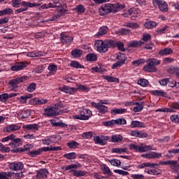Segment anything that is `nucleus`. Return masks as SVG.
I'll return each instance as SVG.
<instances>
[{"label":"nucleus","mask_w":179,"mask_h":179,"mask_svg":"<svg viewBox=\"0 0 179 179\" xmlns=\"http://www.w3.org/2000/svg\"><path fill=\"white\" fill-rule=\"evenodd\" d=\"M9 141H12V142L8 145L13 148V150H11L13 153H22V152H26L29 150V145H27L23 148H17V147L22 146V145H23V141H22V138H16V136L15 134H10V136L2 138L1 142H8Z\"/></svg>","instance_id":"f257e3e1"},{"label":"nucleus","mask_w":179,"mask_h":179,"mask_svg":"<svg viewBox=\"0 0 179 179\" xmlns=\"http://www.w3.org/2000/svg\"><path fill=\"white\" fill-rule=\"evenodd\" d=\"M125 8V5L120 3H106L102 5L99 10V15L104 16V15H108L110 12H118V10H122Z\"/></svg>","instance_id":"f03ea898"},{"label":"nucleus","mask_w":179,"mask_h":179,"mask_svg":"<svg viewBox=\"0 0 179 179\" xmlns=\"http://www.w3.org/2000/svg\"><path fill=\"white\" fill-rule=\"evenodd\" d=\"M94 47L98 52H107L109 47H115V41L111 39H106L104 41L98 40L95 42Z\"/></svg>","instance_id":"7ed1b4c3"},{"label":"nucleus","mask_w":179,"mask_h":179,"mask_svg":"<svg viewBox=\"0 0 179 179\" xmlns=\"http://www.w3.org/2000/svg\"><path fill=\"white\" fill-rule=\"evenodd\" d=\"M82 167V164L78 163L77 164H71L64 167V170H70L69 173H73V176L74 177H85V176L87 175V171H85L83 170H76L73 169H80Z\"/></svg>","instance_id":"20e7f679"},{"label":"nucleus","mask_w":179,"mask_h":179,"mask_svg":"<svg viewBox=\"0 0 179 179\" xmlns=\"http://www.w3.org/2000/svg\"><path fill=\"white\" fill-rule=\"evenodd\" d=\"M146 65L143 68V71L145 72H156V65H157V60L156 59H148L146 61Z\"/></svg>","instance_id":"39448f33"},{"label":"nucleus","mask_w":179,"mask_h":179,"mask_svg":"<svg viewBox=\"0 0 179 179\" xmlns=\"http://www.w3.org/2000/svg\"><path fill=\"white\" fill-rule=\"evenodd\" d=\"M131 150H134V152H139L140 153H143L144 152H148V150H152V146L146 145L144 143L140 145H136L135 144H131L129 146Z\"/></svg>","instance_id":"423d86ee"},{"label":"nucleus","mask_w":179,"mask_h":179,"mask_svg":"<svg viewBox=\"0 0 179 179\" xmlns=\"http://www.w3.org/2000/svg\"><path fill=\"white\" fill-rule=\"evenodd\" d=\"M90 115H92V110L83 108L80 110V115H75L73 117L76 120H87Z\"/></svg>","instance_id":"0eeeda50"},{"label":"nucleus","mask_w":179,"mask_h":179,"mask_svg":"<svg viewBox=\"0 0 179 179\" xmlns=\"http://www.w3.org/2000/svg\"><path fill=\"white\" fill-rule=\"evenodd\" d=\"M62 113H68V109L58 111L56 109L55 106H53L52 108L45 110V114L48 117H53L54 115H59V114H62Z\"/></svg>","instance_id":"6e6552de"},{"label":"nucleus","mask_w":179,"mask_h":179,"mask_svg":"<svg viewBox=\"0 0 179 179\" xmlns=\"http://www.w3.org/2000/svg\"><path fill=\"white\" fill-rule=\"evenodd\" d=\"M27 65H29V64L26 62H15L13 66H11L10 69L12 71L17 72L18 71H22V69H24V68H26Z\"/></svg>","instance_id":"1a4fd4ad"},{"label":"nucleus","mask_w":179,"mask_h":179,"mask_svg":"<svg viewBox=\"0 0 179 179\" xmlns=\"http://www.w3.org/2000/svg\"><path fill=\"white\" fill-rule=\"evenodd\" d=\"M48 174L50 173H48L47 169H40L36 172V178L45 179L48 176Z\"/></svg>","instance_id":"9d476101"},{"label":"nucleus","mask_w":179,"mask_h":179,"mask_svg":"<svg viewBox=\"0 0 179 179\" xmlns=\"http://www.w3.org/2000/svg\"><path fill=\"white\" fill-rule=\"evenodd\" d=\"M10 170H14V171H17V170H23V164L22 162H13L8 165Z\"/></svg>","instance_id":"9b49d317"},{"label":"nucleus","mask_w":179,"mask_h":179,"mask_svg":"<svg viewBox=\"0 0 179 179\" xmlns=\"http://www.w3.org/2000/svg\"><path fill=\"white\" fill-rule=\"evenodd\" d=\"M129 15L131 16V20H135L136 17L141 16V13H139V9L138 8H131L128 11Z\"/></svg>","instance_id":"f8f14e48"},{"label":"nucleus","mask_w":179,"mask_h":179,"mask_svg":"<svg viewBox=\"0 0 179 179\" xmlns=\"http://www.w3.org/2000/svg\"><path fill=\"white\" fill-rule=\"evenodd\" d=\"M157 5L159 10L161 12H169V5H167V3L164 1H158Z\"/></svg>","instance_id":"ddd939ff"},{"label":"nucleus","mask_w":179,"mask_h":179,"mask_svg":"<svg viewBox=\"0 0 179 179\" xmlns=\"http://www.w3.org/2000/svg\"><path fill=\"white\" fill-rule=\"evenodd\" d=\"M19 129H20V126L17 124H10L5 127L3 131L4 132L10 133V132H15V131H19Z\"/></svg>","instance_id":"4468645a"},{"label":"nucleus","mask_w":179,"mask_h":179,"mask_svg":"<svg viewBox=\"0 0 179 179\" xmlns=\"http://www.w3.org/2000/svg\"><path fill=\"white\" fill-rule=\"evenodd\" d=\"M59 90L64 92V93H69L70 94H74L76 92V89L68 86L60 87Z\"/></svg>","instance_id":"2eb2a0df"},{"label":"nucleus","mask_w":179,"mask_h":179,"mask_svg":"<svg viewBox=\"0 0 179 179\" xmlns=\"http://www.w3.org/2000/svg\"><path fill=\"white\" fill-rule=\"evenodd\" d=\"M60 40L62 43L68 44V43H71L73 40V38L62 33L60 35Z\"/></svg>","instance_id":"dca6fc26"},{"label":"nucleus","mask_w":179,"mask_h":179,"mask_svg":"<svg viewBox=\"0 0 179 179\" xmlns=\"http://www.w3.org/2000/svg\"><path fill=\"white\" fill-rule=\"evenodd\" d=\"M141 45H145V42L142 41H131L128 43V47H129L130 48H134L135 47H138Z\"/></svg>","instance_id":"f3484780"},{"label":"nucleus","mask_w":179,"mask_h":179,"mask_svg":"<svg viewBox=\"0 0 179 179\" xmlns=\"http://www.w3.org/2000/svg\"><path fill=\"white\" fill-rule=\"evenodd\" d=\"M24 128L27 131H38V129L40 128V125L37 124H26L25 126H24Z\"/></svg>","instance_id":"a211bd4d"},{"label":"nucleus","mask_w":179,"mask_h":179,"mask_svg":"<svg viewBox=\"0 0 179 179\" xmlns=\"http://www.w3.org/2000/svg\"><path fill=\"white\" fill-rule=\"evenodd\" d=\"M145 123L136 120H133L131 123V128H145Z\"/></svg>","instance_id":"6ab92c4d"},{"label":"nucleus","mask_w":179,"mask_h":179,"mask_svg":"<svg viewBox=\"0 0 179 179\" xmlns=\"http://www.w3.org/2000/svg\"><path fill=\"white\" fill-rule=\"evenodd\" d=\"M62 149L61 146L59 147H43L41 148V152H49V151H57V150H61Z\"/></svg>","instance_id":"aec40b11"},{"label":"nucleus","mask_w":179,"mask_h":179,"mask_svg":"<svg viewBox=\"0 0 179 179\" xmlns=\"http://www.w3.org/2000/svg\"><path fill=\"white\" fill-rule=\"evenodd\" d=\"M28 117H30V111L29 110H21L18 113L20 120H24V118H28Z\"/></svg>","instance_id":"412c9836"},{"label":"nucleus","mask_w":179,"mask_h":179,"mask_svg":"<svg viewBox=\"0 0 179 179\" xmlns=\"http://www.w3.org/2000/svg\"><path fill=\"white\" fill-rule=\"evenodd\" d=\"M103 79H105V80H107L108 82H110V83L115 82V83H118L120 82V79L113 76H103Z\"/></svg>","instance_id":"4be33fe9"},{"label":"nucleus","mask_w":179,"mask_h":179,"mask_svg":"<svg viewBox=\"0 0 179 179\" xmlns=\"http://www.w3.org/2000/svg\"><path fill=\"white\" fill-rule=\"evenodd\" d=\"M48 69L50 71L49 75H55L57 73V71H58V67L55 64H50Z\"/></svg>","instance_id":"5701e85b"},{"label":"nucleus","mask_w":179,"mask_h":179,"mask_svg":"<svg viewBox=\"0 0 179 179\" xmlns=\"http://www.w3.org/2000/svg\"><path fill=\"white\" fill-rule=\"evenodd\" d=\"M13 176V173L12 172H1L0 179H9L10 177Z\"/></svg>","instance_id":"b1692460"},{"label":"nucleus","mask_w":179,"mask_h":179,"mask_svg":"<svg viewBox=\"0 0 179 179\" xmlns=\"http://www.w3.org/2000/svg\"><path fill=\"white\" fill-rule=\"evenodd\" d=\"M160 55H170V54H173V50L170 48H166L164 50H161L159 52Z\"/></svg>","instance_id":"393cba45"},{"label":"nucleus","mask_w":179,"mask_h":179,"mask_svg":"<svg viewBox=\"0 0 179 179\" xmlns=\"http://www.w3.org/2000/svg\"><path fill=\"white\" fill-rule=\"evenodd\" d=\"M107 162L110 163L111 166H114L115 167H119V166H121V161L117 159H107Z\"/></svg>","instance_id":"a878e982"},{"label":"nucleus","mask_w":179,"mask_h":179,"mask_svg":"<svg viewBox=\"0 0 179 179\" xmlns=\"http://www.w3.org/2000/svg\"><path fill=\"white\" fill-rule=\"evenodd\" d=\"M97 110L101 114H106V113H108V108L104 105H101V103L99 104Z\"/></svg>","instance_id":"bb28decb"},{"label":"nucleus","mask_w":179,"mask_h":179,"mask_svg":"<svg viewBox=\"0 0 179 179\" xmlns=\"http://www.w3.org/2000/svg\"><path fill=\"white\" fill-rule=\"evenodd\" d=\"M117 59L122 62V64H125V61H127V57L125 56V54L122 52H118L117 54Z\"/></svg>","instance_id":"cd10ccee"},{"label":"nucleus","mask_w":179,"mask_h":179,"mask_svg":"<svg viewBox=\"0 0 179 179\" xmlns=\"http://www.w3.org/2000/svg\"><path fill=\"white\" fill-rule=\"evenodd\" d=\"M157 26V24L153 21H148L144 24V27L146 29H153Z\"/></svg>","instance_id":"c85d7f7f"},{"label":"nucleus","mask_w":179,"mask_h":179,"mask_svg":"<svg viewBox=\"0 0 179 179\" xmlns=\"http://www.w3.org/2000/svg\"><path fill=\"white\" fill-rule=\"evenodd\" d=\"M128 148H112V153H118L121 155V153H127Z\"/></svg>","instance_id":"c756f323"},{"label":"nucleus","mask_w":179,"mask_h":179,"mask_svg":"<svg viewBox=\"0 0 179 179\" xmlns=\"http://www.w3.org/2000/svg\"><path fill=\"white\" fill-rule=\"evenodd\" d=\"M86 58L87 61L94 62L97 61V55L94 53H89L87 55Z\"/></svg>","instance_id":"7c9ffc66"},{"label":"nucleus","mask_w":179,"mask_h":179,"mask_svg":"<svg viewBox=\"0 0 179 179\" xmlns=\"http://www.w3.org/2000/svg\"><path fill=\"white\" fill-rule=\"evenodd\" d=\"M82 54V50H80L75 49L71 51V55L74 57V58H80Z\"/></svg>","instance_id":"2f4dec72"},{"label":"nucleus","mask_w":179,"mask_h":179,"mask_svg":"<svg viewBox=\"0 0 179 179\" xmlns=\"http://www.w3.org/2000/svg\"><path fill=\"white\" fill-rule=\"evenodd\" d=\"M76 152H69L64 155V157L68 159V160H72L73 159H76Z\"/></svg>","instance_id":"473e14b6"},{"label":"nucleus","mask_w":179,"mask_h":179,"mask_svg":"<svg viewBox=\"0 0 179 179\" xmlns=\"http://www.w3.org/2000/svg\"><path fill=\"white\" fill-rule=\"evenodd\" d=\"M67 146L70 148V149H76V148H78L79 146V143L76 141H71L67 143Z\"/></svg>","instance_id":"72a5a7b5"},{"label":"nucleus","mask_w":179,"mask_h":179,"mask_svg":"<svg viewBox=\"0 0 179 179\" xmlns=\"http://www.w3.org/2000/svg\"><path fill=\"white\" fill-rule=\"evenodd\" d=\"M19 80H17V78L15 79H13L11 80H10L8 82V85H10V86L11 87H13L14 89L17 87V85L19 84Z\"/></svg>","instance_id":"f704fd0d"},{"label":"nucleus","mask_w":179,"mask_h":179,"mask_svg":"<svg viewBox=\"0 0 179 179\" xmlns=\"http://www.w3.org/2000/svg\"><path fill=\"white\" fill-rule=\"evenodd\" d=\"M74 10H76V12H78V13H85L86 9L82 4H80L74 8Z\"/></svg>","instance_id":"c9c22d12"},{"label":"nucleus","mask_w":179,"mask_h":179,"mask_svg":"<svg viewBox=\"0 0 179 179\" xmlns=\"http://www.w3.org/2000/svg\"><path fill=\"white\" fill-rule=\"evenodd\" d=\"M107 31H108V28L106 26L101 27L98 32L99 36H103V34H107Z\"/></svg>","instance_id":"e433bc0d"},{"label":"nucleus","mask_w":179,"mask_h":179,"mask_svg":"<svg viewBox=\"0 0 179 179\" xmlns=\"http://www.w3.org/2000/svg\"><path fill=\"white\" fill-rule=\"evenodd\" d=\"M115 125H125L127 124V120L124 118H119L114 120Z\"/></svg>","instance_id":"4c0bfd02"},{"label":"nucleus","mask_w":179,"mask_h":179,"mask_svg":"<svg viewBox=\"0 0 179 179\" xmlns=\"http://www.w3.org/2000/svg\"><path fill=\"white\" fill-rule=\"evenodd\" d=\"M118 36H124L125 34H129V29L122 28L117 31Z\"/></svg>","instance_id":"58836bf2"},{"label":"nucleus","mask_w":179,"mask_h":179,"mask_svg":"<svg viewBox=\"0 0 179 179\" xmlns=\"http://www.w3.org/2000/svg\"><path fill=\"white\" fill-rule=\"evenodd\" d=\"M111 113L113 114H124V113H127V109L125 108H115L111 110Z\"/></svg>","instance_id":"ea45409f"},{"label":"nucleus","mask_w":179,"mask_h":179,"mask_svg":"<svg viewBox=\"0 0 179 179\" xmlns=\"http://www.w3.org/2000/svg\"><path fill=\"white\" fill-rule=\"evenodd\" d=\"M149 81L145 78H141L138 80V85H140V86H142L143 87H146V85H148Z\"/></svg>","instance_id":"a19ab883"},{"label":"nucleus","mask_w":179,"mask_h":179,"mask_svg":"<svg viewBox=\"0 0 179 179\" xmlns=\"http://www.w3.org/2000/svg\"><path fill=\"white\" fill-rule=\"evenodd\" d=\"M76 90H82L83 92H89L90 89L86 85H78L76 86Z\"/></svg>","instance_id":"79ce46f5"},{"label":"nucleus","mask_w":179,"mask_h":179,"mask_svg":"<svg viewBox=\"0 0 179 179\" xmlns=\"http://www.w3.org/2000/svg\"><path fill=\"white\" fill-rule=\"evenodd\" d=\"M145 167H150L151 169H153V167H155V165L153 164L146 162L141 164L138 166V169H145Z\"/></svg>","instance_id":"37998d69"},{"label":"nucleus","mask_w":179,"mask_h":179,"mask_svg":"<svg viewBox=\"0 0 179 179\" xmlns=\"http://www.w3.org/2000/svg\"><path fill=\"white\" fill-rule=\"evenodd\" d=\"M136 106L134 108L133 110L134 113H139V111H142L143 110V106L138 102L136 103Z\"/></svg>","instance_id":"c03bdc74"},{"label":"nucleus","mask_w":179,"mask_h":179,"mask_svg":"<svg viewBox=\"0 0 179 179\" xmlns=\"http://www.w3.org/2000/svg\"><path fill=\"white\" fill-rule=\"evenodd\" d=\"M95 143H98L99 145H106V141L103 140V138L96 136L94 138Z\"/></svg>","instance_id":"a18cd8bd"},{"label":"nucleus","mask_w":179,"mask_h":179,"mask_svg":"<svg viewBox=\"0 0 179 179\" xmlns=\"http://www.w3.org/2000/svg\"><path fill=\"white\" fill-rule=\"evenodd\" d=\"M146 61L144 59H140L132 62V65L134 66H139V65H142V64H145Z\"/></svg>","instance_id":"49530a36"},{"label":"nucleus","mask_w":179,"mask_h":179,"mask_svg":"<svg viewBox=\"0 0 179 179\" xmlns=\"http://www.w3.org/2000/svg\"><path fill=\"white\" fill-rule=\"evenodd\" d=\"M111 141L112 142H121L122 137L121 135L112 136Z\"/></svg>","instance_id":"de8ad7c7"},{"label":"nucleus","mask_w":179,"mask_h":179,"mask_svg":"<svg viewBox=\"0 0 179 179\" xmlns=\"http://www.w3.org/2000/svg\"><path fill=\"white\" fill-rule=\"evenodd\" d=\"M70 66H72L73 68H77V69H82L83 68V66H82L79 62L72 61L70 64Z\"/></svg>","instance_id":"09e8293b"},{"label":"nucleus","mask_w":179,"mask_h":179,"mask_svg":"<svg viewBox=\"0 0 179 179\" xmlns=\"http://www.w3.org/2000/svg\"><path fill=\"white\" fill-rule=\"evenodd\" d=\"M41 153V150L39 149L34 151H29V156H31V157H36L38 155H40Z\"/></svg>","instance_id":"8fccbe9b"},{"label":"nucleus","mask_w":179,"mask_h":179,"mask_svg":"<svg viewBox=\"0 0 179 179\" xmlns=\"http://www.w3.org/2000/svg\"><path fill=\"white\" fill-rule=\"evenodd\" d=\"M117 47L120 51H125V48H124V43L122 42H115V47Z\"/></svg>","instance_id":"3c124183"},{"label":"nucleus","mask_w":179,"mask_h":179,"mask_svg":"<svg viewBox=\"0 0 179 179\" xmlns=\"http://www.w3.org/2000/svg\"><path fill=\"white\" fill-rule=\"evenodd\" d=\"M82 136L85 139H92L93 138V134L91 131H88L83 133Z\"/></svg>","instance_id":"603ef678"},{"label":"nucleus","mask_w":179,"mask_h":179,"mask_svg":"<svg viewBox=\"0 0 179 179\" xmlns=\"http://www.w3.org/2000/svg\"><path fill=\"white\" fill-rule=\"evenodd\" d=\"M103 125L105 127H113V125H115V122L114 120L107 121V122H103Z\"/></svg>","instance_id":"864d4df0"},{"label":"nucleus","mask_w":179,"mask_h":179,"mask_svg":"<svg viewBox=\"0 0 179 179\" xmlns=\"http://www.w3.org/2000/svg\"><path fill=\"white\" fill-rule=\"evenodd\" d=\"M127 27H130V29H138L139 24L138 23L132 22V23H128L126 24Z\"/></svg>","instance_id":"5fc2aeb1"},{"label":"nucleus","mask_w":179,"mask_h":179,"mask_svg":"<svg viewBox=\"0 0 179 179\" xmlns=\"http://www.w3.org/2000/svg\"><path fill=\"white\" fill-rule=\"evenodd\" d=\"M143 157H146V159H155V157H157V153L152 152L151 154L144 155Z\"/></svg>","instance_id":"6e6d98bb"},{"label":"nucleus","mask_w":179,"mask_h":179,"mask_svg":"<svg viewBox=\"0 0 179 179\" xmlns=\"http://www.w3.org/2000/svg\"><path fill=\"white\" fill-rule=\"evenodd\" d=\"M170 120H171V121H172V122H178V123H179V114L171 115L170 117Z\"/></svg>","instance_id":"4d7b16f0"},{"label":"nucleus","mask_w":179,"mask_h":179,"mask_svg":"<svg viewBox=\"0 0 179 179\" xmlns=\"http://www.w3.org/2000/svg\"><path fill=\"white\" fill-rule=\"evenodd\" d=\"M36 83H32L28 87H27V92L29 93H31L32 92H34L36 90Z\"/></svg>","instance_id":"13d9d810"},{"label":"nucleus","mask_w":179,"mask_h":179,"mask_svg":"<svg viewBox=\"0 0 179 179\" xmlns=\"http://www.w3.org/2000/svg\"><path fill=\"white\" fill-rule=\"evenodd\" d=\"M103 173L104 174H108V176H113V172L110 170V168L107 165L103 166Z\"/></svg>","instance_id":"bf43d9fd"},{"label":"nucleus","mask_w":179,"mask_h":179,"mask_svg":"<svg viewBox=\"0 0 179 179\" xmlns=\"http://www.w3.org/2000/svg\"><path fill=\"white\" fill-rule=\"evenodd\" d=\"M161 164H169L170 166H173L174 167H176V166H177V161L163 162L162 163H161Z\"/></svg>","instance_id":"052dcab7"},{"label":"nucleus","mask_w":179,"mask_h":179,"mask_svg":"<svg viewBox=\"0 0 179 179\" xmlns=\"http://www.w3.org/2000/svg\"><path fill=\"white\" fill-rule=\"evenodd\" d=\"M35 72L36 73H42V72H44V66H38L35 68Z\"/></svg>","instance_id":"680f3d73"},{"label":"nucleus","mask_w":179,"mask_h":179,"mask_svg":"<svg viewBox=\"0 0 179 179\" xmlns=\"http://www.w3.org/2000/svg\"><path fill=\"white\" fill-rule=\"evenodd\" d=\"M9 99V94H3L0 95V100L1 101H6Z\"/></svg>","instance_id":"e2e57ef3"},{"label":"nucleus","mask_w":179,"mask_h":179,"mask_svg":"<svg viewBox=\"0 0 179 179\" xmlns=\"http://www.w3.org/2000/svg\"><path fill=\"white\" fill-rule=\"evenodd\" d=\"M20 1L21 0H12V6H13V8H19Z\"/></svg>","instance_id":"0e129e2a"},{"label":"nucleus","mask_w":179,"mask_h":179,"mask_svg":"<svg viewBox=\"0 0 179 179\" xmlns=\"http://www.w3.org/2000/svg\"><path fill=\"white\" fill-rule=\"evenodd\" d=\"M48 101L47 99H36L35 101V104H45Z\"/></svg>","instance_id":"69168bd1"},{"label":"nucleus","mask_w":179,"mask_h":179,"mask_svg":"<svg viewBox=\"0 0 179 179\" xmlns=\"http://www.w3.org/2000/svg\"><path fill=\"white\" fill-rule=\"evenodd\" d=\"M131 178L134 179H143L144 176L142 174H132L131 176Z\"/></svg>","instance_id":"338daca9"},{"label":"nucleus","mask_w":179,"mask_h":179,"mask_svg":"<svg viewBox=\"0 0 179 179\" xmlns=\"http://www.w3.org/2000/svg\"><path fill=\"white\" fill-rule=\"evenodd\" d=\"M171 107L174 108V110H179V101L172 103Z\"/></svg>","instance_id":"774afa93"}]
</instances>
